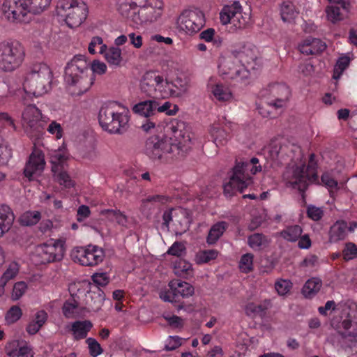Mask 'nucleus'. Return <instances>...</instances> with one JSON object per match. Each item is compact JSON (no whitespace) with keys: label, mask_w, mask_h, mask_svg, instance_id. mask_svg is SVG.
<instances>
[{"label":"nucleus","mask_w":357,"mask_h":357,"mask_svg":"<svg viewBox=\"0 0 357 357\" xmlns=\"http://www.w3.org/2000/svg\"><path fill=\"white\" fill-rule=\"evenodd\" d=\"M169 138L152 136L145 144V153L152 160L167 163L184 157L191 149V137L183 121H174L167 126Z\"/></svg>","instance_id":"f257e3e1"},{"label":"nucleus","mask_w":357,"mask_h":357,"mask_svg":"<svg viewBox=\"0 0 357 357\" xmlns=\"http://www.w3.org/2000/svg\"><path fill=\"white\" fill-rule=\"evenodd\" d=\"M106 70L107 66L103 62L95 61L91 65L85 56L77 54L65 68L64 82L71 95L81 96L91 88L93 73L102 75Z\"/></svg>","instance_id":"f03ea898"},{"label":"nucleus","mask_w":357,"mask_h":357,"mask_svg":"<svg viewBox=\"0 0 357 357\" xmlns=\"http://www.w3.org/2000/svg\"><path fill=\"white\" fill-rule=\"evenodd\" d=\"M259 160L253 157L250 160L237 162L232 168L228 181L223 185L224 194L231 197L237 192H243L253 183L252 175L261 171V165H257Z\"/></svg>","instance_id":"7ed1b4c3"},{"label":"nucleus","mask_w":357,"mask_h":357,"mask_svg":"<svg viewBox=\"0 0 357 357\" xmlns=\"http://www.w3.org/2000/svg\"><path fill=\"white\" fill-rule=\"evenodd\" d=\"M52 77V72L46 63L33 62L25 75L23 91L28 95L41 96L50 90Z\"/></svg>","instance_id":"20e7f679"},{"label":"nucleus","mask_w":357,"mask_h":357,"mask_svg":"<svg viewBox=\"0 0 357 357\" xmlns=\"http://www.w3.org/2000/svg\"><path fill=\"white\" fill-rule=\"evenodd\" d=\"M52 0H5L2 5L4 17L13 23L28 22V14H40L50 5Z\"/></svg>","instance_id":"39448f33"},{"label":"nucleus","mask_w":357,"mask_h":357,"mask_svg":"<svg viewBox=\"0 0 357 357\" xmlns=\"http://www.w3.org/2000/svg\"><path fill=\"white\" fill-rule=\"evenodd\" d=\"M128 109L116 102L104 104L98 114L101 127L110 133L121 134L126 130L130 120Z\"/></svg>","instance_id":"423d86ee"},{"label":"nucleus","mask_w":357,"mask_h":357,"mask_svg":"<svg viewBox=\"0 0 357 357\" xmlns=\"http://www.w3.org/2000/svg\"><path fill=\"white\" fill-rule=\"evenodd\" d=\"M317 163L315 155L310 154L307 165L305 163L288 166L283 173V178L287 185L304 192L310 182L315 181L317 176Z\"/></svg>","instance_id":"0eeeda50"},{"label":"nucleus","mask_w":357,"mask_h":357,"mask_svg":"<svg viewBox=\"0 0 357 357\" xmlns=\"http://www.w3.org/2000/svg\"><path fill=\"white\" fill-rule=\"evenodd\" d=\"M290 96V90L284 83H271L260 91L261 100L258 103L259 113L264 117L274 118L273 109L282 108Z\"/></svg>","instance_id":"6e6552de"},{"label":"nucleus","mask_w":357,"mask_h":357,"mask_svg":"<svg viewBox=\"0 0 357 357\" xmlns=\"http://www.w3.org/2000/svg\"><path fill=\"white\" fill-rule=\"evenodd\" d=\"M56 13L68 27L75 28L86 19L89 9L82 0H59L56 6Z\"/></svg>","instance_id":"1a4fd4ad"},{"label":"nucleus","mask_w":357,"mask_h":357,"mask_svg":"<svg viewBox=\"0 0 357 357\" xmlns=\"http://www.w3.org/2000/svg\"><path fill=\"white\" fill-rule=\"evenodd\" d=\"M25 57L24 47L17 41L0 43V69L12 72L18 68Z\"/></svg>","instance_id":"9d476101"},{"label":"nucleus","mask_w":357,"mask_h":357,"mask_svg":"<svg viewBox=\"0 0 357 357\" xmlns=\"http://www.w3.org/2000/svg\"><path fill=\"white\" fill-rule=\"evenodd\" d=\"M168 79L159 72L149 70L142 77L139 89L142 93L152 98H166Z\"/></svg>","instance_id":"9b49d317"},{"label":"nucleus","mask_w":357,"mask_h":357,"mask_svg":"<svg viewBox=\"0 0 357 357\" xmlns=\"http://www.w3.org/2000/svg\"><path fill=\"white\" fill-rule=\"evenodd\" d=\"M220 19L222 24H229V31L234 33L246 28L250 16L245 13H243L242 6L238 1H234L232 4L222 8Z\"/></svg>","instance_id":"f8f14e48"},{"label":"nucleus","mask_w":357,"mask_h":357,"mask_svg":"<svg viewBox=\"0 0 357 357\" xmlns=\"http://www.w3.org/2000/svg\"><path fill=\"white\" fill-rule=\"evenodd\" d=\"M49 118L44 116L35 105H29L22 114V123L31 137L38 138L42 135Z\"/></svg>","instance_id":"ddd939ff"},{"label":"nucleus","mask_w":357,"mask_h":357,"mask_svg":"<svg viewBox=\"0 0 357 357\" xmlns=\"http://www.w3.org/2000/svg\"><path fill=\"white\" fill-rule=\"evenodd\" d=\"M65 244L66 241L59 238L38 245L36 250V261L38 264H45L61 260L66 250Z\"/></svg>","instance_id":"4468645a"},{"label":"nucleus","mask_w":357,"mask_h":357,"mask_svg":"<svg viewBox=\"0 0 357 357\" xmlns=\"http://www.w3.org/2000/svg\"><path fill=\"white\" fill-rule=\"evenodd\" d=\"M70 257L74 262L82 266H93L102 261L105 255L101 248L89 245L86 247L75 248Z\"/></svg>","instance_id":"2eb2a0df"},{"label":"nucleus","mask_w":357,"mask_h":357,"mask_svg":"<svg viewBox=\"0 0 357 357\" xmlns=\"http://www.w3.org/2000/svg\"><path fill=\"white\" fill-rule=\"evenodd\" d=\"M177 24L181 30L187 33L193 34L200 31L204 26V15L199 9L185 10L178 17Z\"/></svg>","instance_id":"dca6fc26"},{"label":"nucleus","mask_w":357,"mask_h":357,"mask_svg":"<svg viewBox=\"0 0 357 357\" xmlns=\"http://www.w3.org/2000/svg\"><path fill=\"white\" fill-rule=\"evenodd\" d=\"M156 106L155 100H146L138 102L132 107L134 113L144 117L140 127L145 132H149L151 129H153L158 122L155 117Z\"/></svg>","instance_id":"f3484780"},{"label":"nucleus","mask_w":357,"mask_h":357,"mask_svg":"<svg viewBox=\"0 0 357 357\" xmlns=\"http://www.w3.org/2000/svg\"><path fill=\"white\" fill-rule=\"evenodd\" d=\"M169 289L160 295V298L171 303H179L181 298H188L194 293V287L186 282L173 280L169 284Z\"/></svg>","instance_id":"a211bd4d"},{"label":"nucleus","mask_w":357,"mask_h":357,"mask_svg":"<svg viewBox=\"0 0 357 357\" xmlns=\"http://www.w3.org/2000/svg\"><path fill=\"white\" fill-rule=\"evenodd\" d=\"M118 11L123 17L135 24L150 22V20H146V15L144 13H142L137 3L132 0H119Z\"/></svg>","instance_id":"6ab92c4d"},{"label":"nucleus","mask_w":357,"mask_h":357,"mask_svg":"<svg viewBox=\"0 0 357 357\" xmlns=\"http://www.w3.org/2000/svg\"><path fill=\"white\" fill-rule=\"evenodd\" d=\"M218 68L220 73L226 75L229 79H237L240 78L243 79L248 76V72L245 70V67L240 65L234 55L223 59L220 61Z\"/></svg>","instance_id":"aec40b11"},{"label":"nucleus","mask_w":357,"mask_h":357,"mask_svg":"<svg viewBox=\"0 0 357 357\" xmlns=\"http://www.w3.org/2000/svg\"><path fill=\"white\" fill-rule=\"evenodd\" d=\"M45 165V156L42 151L33 149L24 169V176L29 181L40 174Z\"/></svg>","instance_id":"412c9836"},{"label":"nucleus","mask_w":357,"mask_h":357,"mask_svg":"<svg viewBox=\"0 0 357 357\" xmlns=\"http://www.w3.org/2000/svg\"><path fill=\"white\" fill-rule=\"evenodd\" d=\"M337 329L340 334L349 338L351 344L348 346L351 351L357 352V317L351 319L349 314L340 323Z\"/></svg>","instance_id":"4be33fe9"},{"label":"nucleus","mask_w":357,"mask_h":357,"mask_svg":"<svg viewBox=\"0 0 357 357\" xmlns=\"http://www.w3.org/2000/svg\"><path fill=\"white\" fill-rule=\"evenodd\" d=\"M142 13L146 15L150 22L157 20L162 15L163 2L162 0H136Z\"/></svg>","instance_id":"5701e85b"},{"label":"nucleus","mask_w":357,"mask_h":357,"mask_svg":"<svg viewBox=\"0 0 357 357\" xmlns=\"http://www.w3.org/2000/svg\"><path fill=\"white\" fill-rule=\"evenodd\" d=\"M326 45L321 40L312 37H307L298 45L299 51L306 55H313L324 52Z\"/></svg>","instance_id":"b1692460"},{"label":"nucleus","mask_w":357,"mask_h":357,"mask_svg":"<svg viewBox=\"0 0 357 357\" xmlns=\"http://www.w3.org/2000/svg\"><path fill=\"white\" fill-rule=\"evenodd\" d=\"M271 307L270 300L265 299L259 303L250 302L245 307V314L251 318L259 317L263 319L266 317L268 310Z\"/></svg>","instance_id":"393cba45"},{"label":"nucleus","mask_w":357,"mask_h":357,"mask_svg":"<svg viewBox=\"0 0 357 357\" xmlns=\"http://www.w3.org/2000/svg\"><path fill=\"white\" fill-rule=\"evenodd\" d=\"M220 123H214L210 130L211 135L213 139L215 144L218 145H224L229 138V132L227 130L226 128L232 130L234 123L231 122H227L225 123V126L222 128L220 127Z\"/></svg>","instance_id":"a878e982"},{"label":"nucleus","mask_w":357,"mask_h":357,"mask_svg":"<svg viewBox=\"0 0 357 357\" xmlns=\"http://www.w3.org/2000/svg\"><path fill=\"white\" fill-rule=\"evenodd\" d=\"M92 280L96 284V287H105L109 282V278L106 273H97L92 275ZM100 292L98 293V299L94 302V305H91V308L93 311H98L103 303L104 296L103 291L98 289Z\"/></svg>","instance_id":"bb28decb"},{"label":"nucleus","mask_w":357,"mask_h":357,"mask_svg":"<svg viewBox=\"0 0 357 357\" xmlns=\"http://www.w3.org/2000/svg\"><path fill=\"white\" fill-rule=\"evenodd\" d=\"M188 84L184 79L178 77L173 81H168L166 98L181 97L188 91Z\"/></svg>","instance_id":"cd10ccee"},{"label":"nucleus","mask_w":357,"mask_h":357,"mask_svg":"<svg viewBox=\"0 0 357 357\" xmlns=\"http://www.w3.org/2000/svg\"><path fill=\"white\" fill-rule=\"evenodd\" d=\"M92 328L93 324L89 320L75 321L72 323L70 331L74 340L79 341L85 339Z\"/></svg>","instance_id":"c85d7f7f"},{"label":"nucleus","mask_w":357,"mask_h":357,"mask_svg":"<svg viewBox=\"0 0 357 357\" xmlns=\"http://www.w3.org/2000/svg\"><path fill=\"white\" fill-rule=\"evenodd\" d=\"M238 63L245 67V70L248 72V68H254L252 64L257 59V56L252 48L244 46L242 50L233 54Z\"/></svg>","instance_id":"c756f323"},{"label":"nucleus","mask_w":357,"mask_h":357,"mask_svg":"<svg viewBox=\"0 0 357 357\" xmlns=\"http://www.w3.org/2000/svg\"><path fill=\"white\" fill-rule=\"evenodd\" d=\"M14 220L11 208L7 205H2L0 207V237L10 230Z\"/></svg>","instance_id":"7c9ffc66"},{"label":"nucleus","mask_w":357,"mask_h":357,"mask_svg":"<svg viewBox=\"0 0 357 357\" xmlns=\"http://www.w3.org/2000/svg\"><path fill=\"white\" fill-rule=\"evenodd\" d=\"M348 226L347 222L338 220L330 228L329 240L331 243H336L345 238Z\"/></svg>","instance_id":"2f4dec72"},{"label":"nucleus","mask_w":357,"mask_h":357,"mask_svg":"<svg viewBox=\"0 0 357 357\" xmlns=\"http://www.w3.org/2000/svg\"><path fill=\"white\" fill-rule=\"evenodd\" d=\"M229 224L225 221H220L214 224L210 229L206 237V243L208 245H214L227 230Z\"/></svg>","instance_id":"473e14b6"},{"label":"nucleus","mask_w":357,"mask_h":357,"mask_svg":"<svg viewBox=\"0 0 357 357\" xmlns=\"http://www.w3.org/2000/svg\"><path fill=\"white\" fill-rule=\"evenodd\" d=\"M299 11L290 1H284L280 6V15L285 22H291L298 15Z\"/></svg>","instance_id":"72a5a7b5"},{"label":"nucleus","mask_w":357,"mask_h":357,"mask_svg":"<svg viewBox=\"0 0 357 357\" xmlns=\"http://www.w3.org/2000/svg\"><path fill=\"white\" fill-rule=\"evenodd\" d=\"M31 349L26 344L20 346L12 343L6 347V354L9 357H33Z\"/></svg>","instance_id":"f704fd0d"},{"label":"nucleus","mask_w":357,"mask_h":357,"mask_svg":"<svg viewBox=\"0 0 357 357\" xmlns=\"http://www.w3.org/2000/svg\"><path fill=\"white\" fill-rule=\"evenodd\" d=\"M105 216L109 221L116 222L121 227H127L128 218L119 210L105 209L100 213Z\"/></svg>","instance_id":"c9c22d12"},{"label":"nucleus","mask_w":357,"mask_h":357,"mask_svg":"<svg viewBox=\"0 0 357 357\" xmlns=\"http://www.w3.org/2000/svg\"><path fill=\"white\" fill-rule=\"evenodd\" d=\"M211 91L216 100L220 102L229 101L232 98L230 89L222 84H216L211 87Z\"/></svg>","instance_id":"e433bc0d"},{"label":"nucleus","mask_w":357,"mask_h":357,"mask_svg":"<svg viewBox=\"0 0 357 357\" xmlns=\"http://www.w3.org/2000/svg\"><path fill=\"white\" fill-rule=\"evenodd\" d=\"M106 61L111 66H119L122 61L121 50L118 47H107L105 52L102 54Z\"/></svg>","instance_id":"4c0bfd02"},{"label":"nucleus","mask_w":357,"mask_h":357,"mask_svg":"<svg viewBox=\"0 0 357 357\" xmlns=\"http://www.w3.org/2000/svg\"><path fill=\"white\" fill-rule=\"evenodd\" d=\"M19 268L20 266L17 262L12 261L9 264L8 268L0 278V289L2 292L7 282L17 275Z\"/></svg>","instance_id":"58836bf2"},{"label":"nucleus","mask_w":357,"mask_h":357,"mask_svg":"<svg viewBox=\"0 0 357 357\" xmlns=\"http://www.w3.org/2000/svg\"><path fill=\"white\" fill-rule=\"evenodd\" d=\"M303 232V229L298 225L287 227L280 232V236L286 241L296 242Z\"/></svg>","instance_id":"ea45409f"},{"label":"nucleus","mask_w":357,"mask_h":357,"mask_svg":"<svg viewBox=\"0 0 357 357\" xmlns=\"http://www.w3.org/2000/svg\"><path fill=\"white\" fill-rule=\"evenodd\" d=\"M321 280L317 278L309 279L303 287V293L305 296L311 297L317 293L321 287Z\"/></svg>","instance_id":"a19ab883"},{"label":"nucleus","mask_w":357,"mask_h":357,"mask_svg":"<svg viewBox=\"0 0 357 357\" xmlns=\"http://www.w3.org/2000/svg\"><path fill=\"white\" fill-rule=\"evenodd\" d=\"M267 238L262 234L255 233L248 236V244L255 250H261L267 245Z\"/></svg>","instance_id":"79ce46f5"},{"label":"nucleus","mask_w":357,"mask_h":357,"mask_svg":"<svg viewBox=\"0 0 357 357\" xmlns=\"http://www.w3.org/2000/svg\"><path fill=\"white\" fill-rule=\"evenodd\" d=\"M351 62V59L347 55L341 56L336 62L334 68L333 78L338 79L342 75V73L349 67Z\"/></svg>","instance_id":"37998d69"},{"label":"nucleus","mask_w":357,"mask_h":357,"mask_svg":"<svg viewBox=\"0 0 357 357\" xmlns=\"http://www.w3.org/2000/svg\"><path fill=\"white\" fill-rule=\"evenodd\" d=\"M254 255L252 253H246L241 256L238 268L241 272L243 273H249L253 271Z\"/></svg>","instance_id":"c03bdc74"},{"label":"nucleus","mask_w":357,"mask_h":357,"mask_svg":"<svg viewBox=\"0 0 357 357\" xmlns=\"http://www.w3.org/2000/svg\"><path fill=\"white\" fill-rule=\"evenodd\" d=\"M41 218V214L39 211H26L20 218L22 225L25 226H31L37 224Z\"/></svg>","instance_id":"a18cd8bd"},{"label":"nucleus","mask_w":357,"mask_h":357,"mask_svg":"<svg viewBox=\"0 0 357 357\" xmlns=\"http://www.w3.org/2000/svg\"><path fill=\"white\" fill-rule=\"evenodd\" d=\"M156 114L165 113L168 116H173L178 111V107L176 105H172L169 101H166L162 105H160L159 102L156 100Z\"/></svg>","instance_id":"49530a36"},{"label":"nucleus","mask_w":357,"mask_h":357,"mask_svg":"<svg viewBox=\"0 0 357 357\" xmlns=\"http://www.w3.org/2000/svg\"><path fill=\"white\" fill-rule=\"evenodd\" d=\"M218 257V252L215 250H205L199 252L196 255L197 264H205L215 259Z\"/></svg>","instance_id":"de8ad7c7"},{"label":"nucleus","mask_w":357,"mask_h":357,"mask_svg":"<svg viewBox=\"0 0 357 357\" xmlns=\"http://www.w3.org/2000/svg\"><path fill=\"white\" fill-rule=\"evenodd\" d=\"M96 47H99V53L102 54L107 50V45L103 44V40L101 37H93L88 47L90 54H95L97 53L96 50Z\"/></svg>","instance_id":"09e8293b"},{"label":"nucleus","mask_w":357,"mask_h":357,"mask_svg":"<svg viewBox=\"0 0 357 357\" xmlns=\"http://www.w3.org/2000/svg\"><path fill=\"white\" fill-rule=\"evenodd\" d=\"M86 343L88 345L89 354L92 357H97L103 353V349L95 338H86Z\"/></svg>","instance_id":"8fccbe9b"},{"label":"nucleus","mask_w":357,"mask_h":357,"mask_svg":"<svg viewBox=\"0 0 357 357\" xmlns=\"http://www.w3.org/2000/svg\"><path fill=\"white\" fill-rule=\"evenodd\" d=\"M326 11L328 20L333 23L340 21L342 19L340 7L337 5L328 6Z\"/></svg>","instance_id":"3c124183"},{"label":"nucleus","mask_w":357,"mask_h":357,"mask_svg":"<svg viewBox=\"0 0 357 357\" xmlns=\"http://www.w3.org/2000/svg\"><path fill=\"white\" fill-rule=\"evenodd\" d=\"M22 315V310L17 305L12 306L6 314V320L8 324H13L18 321Z\"/></svg>","instance_id":"603ef678"},{"label":"nucleus","mask_w":357,"mask_h":357,"mask_svg":"<svg viewBox=\"0 0 357 357\" xmlns=\"http://www.w3.org/2000/svg\"><path fill=\"white\" fill-rule=\"evenodd\" d=\"M292 287V283L287 280L280 279L275 282V289L280 296L286 295Z\"/></svg>","instance_id":"864d4df0"},{"label":"nucleus","mask_w":357,"mask_h":357,"mask_svg":"<svg viewBox=\"0 0 357 357\" xmlns=\"http://www.w3.org/2000/svg\"><path fill=\"white\" fill-rule=\"evenodd\" d=\"M321 182L324 186H326L330 192L333 190L338 189V183L337 181L332 176V175L328 172H325L321 175Z\"/></svg>","instance_id":"5fc2aeb1"},{"label":"nucleus","mask_w":357,"mask_h":357,"mask_svg":"<svg viewBox=\"0 0 357 357\" xmlns=\"http://www.w3.org/2000/svg\"><path fill=\"white\" fill-rule=\"evenodd\" d=\"M27 289L26 282L21 281L16 282L13 289L12 298L13 300L20 299L25 293Z\"/></svg>","instance_id":"6e6d98bb"},{"label":"nucleus","mask_w":357,"mask_h":357,"mask_svg":"<svg viewBox=\"0 0 357 357\" xmlns=\"http://www.w3.org/2000/svg\"><path fill=\"white\" fill-rule=\"evenodd\" d=\"M307 215L309 218L314 221L320 220L323 215L324 211L321 208L310 205L307 208Z\"/></svg>","instance_id":"4d7b16f0"},{"label":"nucleus","mask_w":357,"mask_h":357,"mask_svg":"<svg viewBox=\"0 0 357 357\" xmlns=\"http://www.w3.org/2000/svg\"><path fill=\"white\" fill-rule=\"evenodd\" d=\"M345 260H350L357 256V245L353 243H347L342 252Z\"/></svg>","instance_id":"13d9d810"},{"label":"nucleus","mask_w":357,"mask_h":357,"mask_svg":"<svg viewBox=\"0 0 357 357\" xmlns=\"http://www.w3.org/2000/svg\"><path fill=\"white\" fill-rule=\"evenodd\" d=\"M185 245L181 242L176 241L169 248L167 253L169 255L180 257L185 253Z\"/></svg>","instance_id":"bf43d9fd"},{"label":"nucleus","mask_w":357,"mask_h":357,"mask_svg":"<svg viewBox=\"0 0 357 357\" xmlns=\"http://www.w3.org/2000/svg\"><path fill=\"white\" fill-rule=\"evenodd\" d=\"M171 198L168 196L156 195L149 196L146 199L144 200V204L146 203H153V204H165L167 202H169Z\"/></svg>","instance_id":"052dcab7"},{"label":"nucleus","mask_w":357,"mask_h":357,"mask_svg":"<svg viewBox=\"0 0 357 357\" xmlns=\"http://www.w3.org/2000/svg\"><path fill=\"white\" fill-rule=\"evenodd\" d=\"M47 130L52 135H54L56 139H61L63 136V128L60 123L52 121L48 126Z\"/></svg>","instance_id":"680f3d73"},{"label":"nucleus","mask_w":357,"mask_h":357,"mask_svg":"<svg viewBox=\"0 0 357 357\" xmlns=\"http://www.w3.org/2000/svg\"><path fill=\"white\" fill-rule=\"evenodd\" d=\"M58 181L61 185H63L66 188H71L75 185L74 181L66 172H61L59 174Z\"/></svg>","instance_id":"e2e57ef3"},{"label":"nucleus","mask_w":357,"mask_h":357,"mask_svg":"<svg viewBox=\"0 0 357 357\" xmlns=\"http://www.w3.org/2000/svg\"><path fill=\"white\" fill-rule=\"evenodd\" d=\"M181 345V338L178 336H169L165 344V350L173 351Z\"/></svg>","instance_id":"0e129e2a"},{"label":"nucleus","mask_w":357,"mask_h":357,"mask_svg":"<svg viewBox=\"0 0 357 357\" xmlns=\"http://www.w3.org/2000/svg\"><path fill=\"white\" fill-rule=\"evenodd\" d=\"M77 304L66 302L63 307V313L66 318H72L77 314Z\"/></svg>","instance_id":"69168bd1"},{"label":"nucleus","mask_w":357,"mask_h":357,"mask_svg":"<svg viewBox=\"0 0 357 357\" xmlns=\"http://www.w3.org/2000/svg\"><path fill=\"white\" fill-rule=\"evenodd\" d=\"M11 158V150L0 144V166L5 165Z\"/></svg>","instance_id":"338daca9"},{"label":"nucleus","mask_w":357,"mask_h":357,"mask_svg":"<svg viewBox=\"0 0 357 357\" xmlns=\"http://www.w3.org/2000/svg\"><path fill=\"white\" fill-rule=\"evenodd\" d=\"M130 45L135 48L139 49L143 45V38L141 35L135 33H130L128 35Z\"/></svg>","instance_id":"774afa93"}]
</instances>
